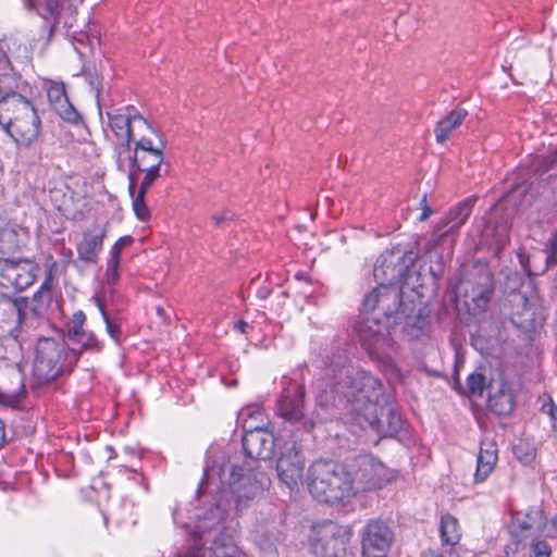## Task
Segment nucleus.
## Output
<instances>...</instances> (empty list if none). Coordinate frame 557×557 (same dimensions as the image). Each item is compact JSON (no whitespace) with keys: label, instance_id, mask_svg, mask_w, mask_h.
Instances as JSON below:
<instances>
[{"label":"nucleus","instance_id":"1","mask_svg":"<svg viewBox=\"0 0 557 557\" xmlns=\"http://www.w3.org/2000/svg\"><path fill=\"white\" fill-rule=\"evenodd\" d=\"M314 408L305 413V386L292 380L276 400L275 412L290 424L312 430L317 424L332 419L336 400L345 399L372 431L383 437H393L403 420L383 385L369 372L348 363L346 351L339 347L324 358V368L313 381Z\"/></svg>","mask_w":557,"mask_h":557},{"label":"nucleus","instance_id":"2","mask_svg":"<svg viewBox=\"0 0 557 557\" xmlns=\"http://www.w3.org/2000/svg\"><path fill=\"white\" fill-rule=\"evenodd\" d=\"M165 143L162 134L144 132L131 143L116 147V164L127 172L128 190L137 188L138 182L154 184L162 176Z\"/></svg>","mask_w":557,"mask_h":557},{"label":"nucleus","instance_id":"3","mask_svg":"<svg viewBox=\"0 0 557 557\" xmlns=\"http://www.w3.org/2000/svg\"><path fill=\"white\" fill-rule=\"evenodd\" d=\"M366 312L377 310L395 331L401 326V332L409 338H419L429 325V315L420 304L405 300L400 289L381 288L373 294H367L362 301Z\"/></svg>","mask_w":557,"mask_h":557},{"label":"nucleus","instance_id":"4","mask_svg":"<svg viewBox=\"0 0 557 557\" xmlns=\"http://www.w3.org/2000/svg\"><path fill=\"white\" fill-rule=\"evenodd\" d=\"M231 465L226 455H214L205 466V478H218L222 484H227L235 497L237 510H243L248 503L263 494L269 488L271 480L267 473L257 469Z\"/></svg>","mask_w":557,"mask_h":557},{"label":"nucleus","instance_id":"5","mask_svg":"<svg viewBox=\"0 0 557 557\" xmlns=\"http://www.w3.org/2000/svg\"><path fill=\"white\" fill-rule=\"evenodd\" d=\"M308 490L315 500L330 505L347 503L356 495L351 471L329 458L310 466Z\"/></svg>","mask_w":557,"mask_h":557},{"label":"nucleus","instance_id":"6","mask_svg":"<svg viewBox=\"0 0 557 557\" xmlns=\"http://www.w3.org/2000/svg\"><path fill=\"white\" fill-rule=\"evenodd\" d=\"M0 125L17 147L28 148L40 135L41 121L33 102L23 95L0 99Z\"/></svg>","mask_w":557,"mask_h":557},{"label":"nucleus","instance_id":"7","mask_svg":"<svg viewBox=\"0 0 557 557\" xmlns=\"http://www.w3.org/2000/svg\"><path fill=\"white\" fill-rule=\"evenodd\" d=\"M77 361L78 354L75 347L44 337L36 345L33 372L40 383H48L64 373H70Z\"/></svg>","mask_w":557,"mask_h":557},{"label":"nucleus","instance_id":"8","mask_svg":"<svg viewBox=\"0 0 557 557\" xmlns=\"http://www.w3.org/2000/svg\"><path fill=\"white\" fill-rule=\"evenodd\" d=\"M385 319V322L379 320L377 317H369L360 314L359 319L354 323L352 331L359 339L361 346L372 357H381L386 355L393 346L391 336L393 327Z\"/></svg>","mask_w":557,"mask_h":557},{"label":"nucleus","instance_id":"9","mask_svg":"<svg viewBox=\"0 0 557 557\" xmlns=\"http://www.w3.org/2000/svg\"><path fill=\"white\" fill-rule=\"evenodd\" d=\"M412 263V256H397L393 252L382 255L373 269V276L379 283V286L373 288L369 294H373L383 287L386 289H400L404 293V285H409L408 278Z\"/></svg>","mask_w":557,"mask_h":557},{"label":"nucleus","instance_id":"10","mask_svg":"<svg viewBox=\"0 0 557 557\" xmlns=\"http://www.w3.org/2000/svg\"><path fill=\"white\" fill-rule=\"evenodd\" d=\"M109 126L120 141L119 145L131 144L138 134L149 132L157 134V128L148 122L133 106H126L108 112Z\"/></svg>","mask_w":557,"mask_h":557},{"label":"nucleus","instance_id":"11","mask_svg":"<svg viewBox=\"0 0 557 557\" xmlns=\"http://www.w3.org/2000/svg\"><path fill=\"white\" fill-rule=\"evenodd\" d=\"M356 467L350 470L356 494L381 488L394 476L393 472L372 455H359L356 458Z\"/></svg>","mask_w":557,"mask_h":557},{"label":"nucleus","instance_id":"12","mask_svg":"<svg viewBox=\"0 0 557 557\" xmlns=\"http://www.w3.org/2000/svg\"><path fill=\"white\" fill-rule=\"evenodd\" d=\"M361 557H387L394 541L389 525L381 519H371L360 532Z\"/></svg>","mask_w":557,"mask_h":557},{"label":"nucleus","instance_id":"13","mask_svg":"<svg viewBox=\"0 0 557 557\" xmlns=\"http://www.w3.org/2000/svg\"><path fill=\"white\" fill-rule=\"evenodd\" d=\"M37 267L28 259L0 258V287L21 292L30 286Z\"/></svg>","mask_w":557,"mask_h":557},{"label":"nucleus","instance_id":"14","mask_svg":"<svg viewBox=\"0 0 557 557\" xmlns=\"http://www.w3.org/2000/svg\"><path fill=\"white\" fill-rule=\"evenodd\" d=\"M251 536L263 557H277V544L281 541V532L274 520L268 518L258 520Z\"/></svg>","mask_w":557,"mask_h":557},{"label":"nucleus","instance_id":"15","mask_svg":"<svg viewBox=\"0 0 557 557\" xmlns=\"http://www.w3.org/2000/svg\"><path fill=\"white\" fill-rule=\"evenodd\" d=\"M267 424H245L242 438L243 453H273L275 440L272 432L267 429Z\"/></svg>","mask_w":557,"mask_h":557},{"label":"nucleus","instance_id":"16","mask_svg":"<svg viewBox=\"0 0 557 557\" xmlns=\"http://www.w3.org/2000/svg\"><path fill=\"white\" fill-rule=\"evenodd\" d=\"M311 552L315 557H349L347 541L335 533L323 532L312 537Z\"/></svg>","mask_w":557,"mask_h":557},{"label":"nucleus","instance_id":"17","mask_svg":"<svg viewBox=\"0 0 557 557\" xmlns=\"http://www.w3.org/2000/svg\"><path fill=\"white\" fill-rule=\"evenodd\" d=\"M47 96L51 107L62 120L74 124L78 123L81 115L70 102L64 83L51 82L47 89Z\"/></svg>","mask_w":557,"mask_h":557},{"label":"nucleus","instance_id":"18","mask_svg":"<svg viewBox=\"0 0 557 557\" xmlns=\"http://www.w3.org/2000/svg\"><path fill=\"white\" fill-rule=\"evenodd\" d=\"M475 203L474 197H468L450 208L446 216L440 220L435 226V232L444 236L448 233L457 232L470 216L473 206Z\"/></svg>","mask_w":557,"mask_h":557},{"label":"nucleus","instance_id":"19","mask_svg":"<svg viewBox=\"0 0 557 557\" xmlns=\"http://www.w3.org/2000/svg\"><path fill=\"white\" fill-rule=\"evenodd\" d=\"M92 300L101 313L107 333L117 345H121L123 333L120 325V309L114 308L115 302L107 300L106 294H95Z\"/></svg>","mask_w":557,"mask_h":557},{"label":"nucleus","instance_id":"20","mask_svg":"<svg viewBox=\"0 0 557 557\" xmlns=\"http://www.w3.org/2000/svg\"><path fill=\"white\" fill-rule=\"evenodd\" d=\"M305 459L302 455H280L276 471L280 480L293 490L302 479Z\"/></svg>","mask_w":557,"mask_h":557},{"label":"nucleus","instance_id":"21","mask_svg":"<svg viewBox=\"0 0 557 557\" xmlns=\"http://www.w3.org/2000/svg\"><path fill=\"white\" fill-rule=\"evenodd\" d=\"M103 238L104 232L97 226L86 231L76 248L78 258L86 263H96L102 249Z\"/></svg>","mask_w":557,"mask_h":557},{"label":"nucleus","instance_id":"22","mask_svg":"<svg viewBox=\"0 0 557 557\" xmlns=\"http://www.w3.org/2000/svg\"><path fill=\"white\" fill-rule=\"evenodd\" d=\"M490 409L498 416H509L516 408V396L512 385L503 380L497 392L488 397Z\"/></svg>","mask_w":557,"mask_h":557},{"label":"nucleus","instance_id":"23","mask_svg":"<svg viewBox=\"0 0 557 557\" xmlns=\"http://www.w3.org/2000/svg\"><path fill=\"white\" fill-rule=\"evenodd\" d=\"M515 520L522 531H529L533 535L542 534L546 529V518L539 506L530 507L525 512H517Z\"/></svg>","mask_w":557,"mask_h":557},{"label":"nucleus","instance_id":"24","mask_svg":"<svg viewBox=\"0 0 557 557\" xmlns=\"http://www.w3.org/2000/svg\"><path fill=\"white\" fill-rule=\"evenodd\" d=\"M22 77L13 71L7 58L0 59V99L11 95H22Z\"/></svg>","mask_w":557,"mask_h":557},{"label":"nucleus","instance_id":"25","mask_svg":"<svg viewBox=\"0 0 557 557\" xmlns=\"http://www.w3.org/2000/svg\"><path fill=\"white\" fill-rule=\"evenodd\" d=\"M67 338L73 345L78 346V358L83 352L100 354L104 348L103 342L90 331H67Z\"/></svg>","mask_w":557,"mask_h":557},{"label":"nucleus","instance_id":"26","mask_svg":"<svg viewBox=\"0 0 557 557\" xmlns=\"http://www.w3.org/2000/svg\"><path fill=\"white\" fill-rule=\"evenodd\" d=\"M468 115V111L463 108H456L450 111L444 119L437 122L434 134L438 144H445L454 129L459 127Z\"/></svg>","mask_w":557,"mask_h":557},{"label":"nucleus","instance_id":"27","mask_svg":"<svg viewBox=\"0 0 557 557\" xmlns=\"http://www.w3.org/2000/svg\"><path fill=\"white\" fill-rule=\"evenodd\" d=\"M26 244V233L9 224L0 227V252L13 253L18 251Z\"/></svg>","mask_w":557,"mask_h":557},{"label":"nucleus","instance_id":"28","mask_svg":"<svg viewBox=\"0 0 557 557\" xmlns=\"http://www.w3.org/2000/svg\"><path fill=\"white\" fill-rule=\"evenodd\" d=\"M440 536L443 545L455 546L461 539L458 521L450 515H445L440 523Z\"/></svg>","mask_w":557,"mask_h":557},{"label":"nucleus","instance_id":"29","mask_svg":"<svg viewBox=\"0 0 557 557\" xmlns=\"http://www.w3.org/2000/svg\"><path fill=\"white\" fill-rule=\"evenodd\" d=\"M120 280V261L116 259L109 258L107 261V269L104 273V281L108 285V289L103 290L101 294L107 295V300L110 302H115L119 297L115 285Z\"/></svg>","mask_w":557,"mask_h":557},{"label":"nucleus","instance_id":"30","mask_svg":"<svg viewBox=\"0 0 557 557\" xmlns=\"http://www.w3.org/2000/svg\"><path fill=\"white\" fill-rule=\"evenodd\" d=\"M137 185H138L137 190H136V188L134 189L133 193L129 190V194L132 195V198H133V209H134L136 216L139 220L147 221L150 218V211L146 205L145 196H146L148 189L153 184H146V182L140 181V182H138Z\"/></svg>","mask_w":557,"mask_h":557},{"label":"nucleus","instance_id":"31","mask_svg":"<svg viewBox=\"0 0 557 557\" xmlns=\"http://www.w3.org/2000/svg\"><path fill=\"white\" fill-rule=\"evenodd\" d=\"M498 455H476L475 482H483L492 473Z\"/></svg>","mask_w":557,"mask_h":557},{"label":"nucleus","instance_id":"32","mask_svg":"<svg viewBox=\"0 0 557 557\" xmlns=\"http://www.w3.org/2000/svg\"><path fill=\"white\" fill-rule=\"evenodd\" d=\"M238 420L242 421L243 428L245 424L255 423L262 424L264 421L263 408L259 405H249L240 409L238 413Z\"/></svg>","mask_w":557,"mask_h":557},{"label":"nucleus","instance_id":"33","mask_svg":"<svg viewBox=\"0 0 557 557\" xmlns=\"http://www.w3.org/2000/svg\"><path fill=\"white\" fill-rule=\"evenodd\" d=\"M61 0H34V5L39 15L45 20L58 21Z\"/></svg>","mask_w":557,"mask_h":557},{"label":"nucleus","instance_id":"34","mask_svg":"<svg viewBox=\"0 0 557 557\" xmlns=\"http://www.w3.org/2000/svg\"><path fill=\"white\" fill-rule=\"evenodd\" d=\"M487 386L486 376L483 373L474 372L467 377V391L465 395L482 396Z\"/></svg>","mask_w":557,"mask_h":557},{"label":"nucleus","instance_id":"35","mask_svg":"<svg viewBox=\"0 0 557 557\" xmlns=\"http://www.w3.org/2000/svg\"><path fill=\"white\" fill-rule=\"evenodd\" d=\"M26 391L25 385L21 381L18 389L13 392H2L0 391V404L4 406H9L12 408H17L22 401V399L25 397Z\"/></svg>","mask_w":557,"mask_h":557},{"label":"nucleus","instance_id":"36","mask_svg":"<svg viewBox=\"0 0 557 557\" xmlns=\"http://www.w3.org/2000/svg\"><path fill=\"white\" fill-rule=\"evenodd\" d=\"M540 410L541 412L549 416L553 431L557 438V406L555 405L554 400L549 396H545Z\"/></svg>","mask_w":557,"mask_h":557},{"label":"nucleus","instance_id":"37","mask_svg":"<svg viewBox=\"0 0 557 557\" xmlns=\"http://www.w3.org/2000/svg\"><path fill=\"white\" fill-rule=\"evenodd\" d=\"M51 276H48L41 284L40 288L34 294V300L44 305H48L51 299Z\"/></svg>","mask_w":557,"mask_h":557},{"label":"nucleus","instance_id":"38","mask_svg":"<svg viewBox=\"0 0 557 557\" xmlns=\"http://www.w3.org/2000/svg\"><path fill=\"white\" fill-rule=\"evenodd\" d=\"M132 244H133V237H131V236H123V237L119 238L111 248L110 258L116 259L120 261L122 250L129 247Z\"/></svg>","mask_w":557,"mask_h":557},{"label":"nucleus","instance_id":"39","mask_svg":"<svg viewBox=\"0 0 557 557\" xmlns=\"http://www.w3.org/2000/svg\"><path fill=\"white\" fill-rule=\"evenodd\" d=\"M550 556V547L544 541H535L531 545V554L530 557H549Z\"/></svg>","mask_w":557,"mask_h":557},{"label":"nucleus","instance_id":"40","mask_svg":"<svg viewBox=\"0 0 557 557\" xmlns=\"http://www.w3.org/2000/svg\"><path fill=\"white\" fill-rule=\"evenodd\" d=\"M85 321L86 314L83 311L75 312L67 331H84Z\"/></svg>","mask_w":557,"mask_h":557},{"label":"nucleus","instance_id":"41","mask_svg":"<svg viewBox=\"0 0 557 557\" xmlns=\"http://www.w3.org/2000/svg\"><path fill=\"white\" fill-rule=\"evenodd\" d=\"M547 247L549 249L545 257L546 268L553 267L557 263V248L553 245V240L548 239Z\"/></svg>","mask_w":557,"mask_h":557},{"label":"nucleus","instance_id":"42","mask_svg":"<svg viewBox=\"0 0 557 557\" xmlns=\"http://www.w3.org/2000/svg\"><path fill=\"white\" fill-rule=\"evenodd\" d=\"M472 300L475 304L476 308L483 309L486 307V305L490 300V292L480 290L479 294L472 298Z\"/></svg>","mask_w":557,"mask_h":557},{"label":"nucleus","instance_id":"43","mask_svg":"<svg viewBox=\"0 0 557 557\" xmlns=\"http://www.w3.org/2000/svg\"><path fill=\"white\" fill-rule=\"evenodd\" d=\"M211 518H208V517H205L203 521H200L197 525H196V531H195V534L197 536H199V540L201 541L202 540V536L203 534L211 528V525L209 523H207L208 520H210Z\"/></svg>","mask_w":557,"mask_h":557},{"label":"nucleus","instance_id":"44","mask_svg":"<svg viewBox=\"0 0 557 557\" xmlns=\"http://www.w3.org/2000/svg\"><path fill=\"white\" fill-rule=\"evenodd\" d=\"M557 161V149L554 151V153L549 157L543 158L542 160V169L543 171H548L554 162Z\"/></svg>","mask_w":557,"mask_h":557},{"label":"nucleus","instance_id":"45","mask_svg":"<svg viewBox=\"0 0 557 557\" xmlns=\"http://www.w3.org/2000/svg\"><path fill=\"white\" fill-rule=\"evenodd\" d=\"M421 206H422V213H421L419 220L420 221H425L432 214V210H431V208L426 203V195H424L422 197Z\"/></svg>","mask_w":557,"mask_h":557},{"label":"nucleus","instance_id":"46","mask_svg":"<svg viewBox=\"0 0 557 557\" xmlns=\"http://www.w3.org/2000/svg\"><path fill=\"white\" fill-rule=\"evenodd\" d=\"M231 218V214L225 212L222 214H213L211 220L216 226H220L224 221L230 220Z\"/></svg>","mask_w":557,"mask_h":557},{"label":"nucleus","instance_id":"47","mask_svg":"<svg viewBox=\"0 0 557 557\" xmlns=\"http://www.w3.org/2000/svg\"><path fill=\"white\" fill-rule=\"evenodd\" d=\"M224 510L221 508V505H216L215 509H212L210 511V515L212 516V519L216 522L223 519Z\"/></svg>","mask_w":557,"mask_h":557},{"label":"nucleus","instance_id":"48","mask_svg":"<svg viewBox=\"0 0 557 557\" xmlns=\"http://www.w3.org/2000/svg\"><path fill=\"white\" fill-rule=\"evenodd\" d=\"M250 327H251V326H250L247 322H245V321H243V320H239V321H237V322L234 324V329H235V330H237V331H239V332H240V333H243V334H246V333L248 332V329H250Z\"/></svg>","mask_w":557,"mask_h":557},{"label":"nucleus","instance_id":"49","mask_svg":"<svg viewBox=\"0 0 557 557\" xmlns=\"http://www.w3.org/2000/svg\"><path fill=\"white\" fill-rule=\"evenodd\" d=\"M421 557H444V556L436 549L428 548L421 553Z\"/></svg>","mask_w":557,"mask_h":557},{"label":"nucleus","instance_id":"50","mask_svg":"<svg viewBox=\"0 0 557 557\" xmlns=\"http://www.w3.org/2000/svg\"><path fill=\"white\" fill-rule=\"evenodd\" d=\"M518 550V545H507L505 548V555L503 557H515Z\"/></svg>","mask_w":557,"mask_h":557},{"label":"nucleus","instance_id":"51","mask_svg":"<svg viewBox=\"0 0 557 557\" xmlns=\"http://www.w3.org/2000/svg\"><path fill=\"white\" fill-rule=\"evenodd\" d=\"M533 457L534 455H529V454H525V455H518V459L520 462L522 463H529L533 460Z\"/></svg>","mask_w":557,"mask_h":557},{"label":"nucleus","instance_id":"52","mask_svg":"<svg viewBox=\"0 0 557 557\" xmlns=\"http://www.w3.org/2000/svg\"><path fill=\"white\" fill-rule=\"evenodd\" d=\"M552 527L557 532V515L552 519Z\"/></svg>","mask_w":557,"mask_h":557},{"label":"nucleus","instance_id":"53","mask_svg":"<svg viewBox=\"0 0 557 557\" xmlns=\"http://www.w3.org/2000/svg\"><path fill=\"white\" fill-rule=\"evenodd\" d=\"M520 262H521L522 267L524 268V270H525V271H528V272H530V270H529V269L527 268V265L524 264V261H523V259H522V258L520 259Z\"/></svg>","mask_w":557,"mask_h":557},{"label":"nucleus","instance_id":"54","mask_svg":"<svg viewBox=\"0 0 557 557\" xmlns=\"http://www.w3.org/2000/svg\"><path fill=\"white\" fill-rule=\"evenodd\" d=\"M157 312H158V314H160V315H161V314H162V312H163V309H162V308H160V307H158V308H157Z\"/></svg>","mask_w":557,"mask_h":557},{"label":"nucleus","instance_id":"55","mask_svg":"<svg viewBox=\"0 0 557 557\" xmlns=\"http://www.w3.org/2000/svg\"><path fill=\"white\" fill-rule=\"evenodd\" d=\"M215 450H216V449L214 448V446H210V448L208 449V453H209V451H213V453H215Z\"/></svg>","mask_w":557,"mask_h":557},{"label":"nucleus","instance_id":"56","mask_svg":"<svg viewBox=\"0 0 557 557\" xmlns=\"http://www.w3.org/2000/svg\"><path fill=\"white\" fill-rule=\"evenodd\" d=\"M176 516H177V512L175 511V512L173 513V517H174V521H175V522H177V517H176Z\"/></svg>","mask_w":557,"mask_h":557},{"label":"nucleus","instance_id":"57","mask_svg":"<svg viewBox=\"0 0 557 557\" xmlns=\"http://www.w3.org/2000/svg\"><path fill=\"white\" fill-rule=\"evenodd\" d=\"M246 456L249 458V460H250V461H253V459H252V455H251V454H248V455H246Z\"/></svg>","mask_w":557,"mask_h":557},{"label":"nucleus","instance_id":"58","mask_svg":"<svg viewBox=\"0 0 557 557\" xmlns=\"http://www.w3.org/2000/svg\"><path fill=\"white\" fill-rule=\"evenodd\" d=\"M259 294H262V298H265V292L259 290Z\"/></svg>","mask_w":557,"mask_h":557},{"label":"nucleus","instance_id":"59","mask_svg":"<svg viewBox=\"0 0 557 557\" xmlns=\"http://www.w3.org/2000/svg\"><path fill=\"white\" fill-rule=\"evenodd\" d=\"M259 294H262V298H265V292L259 290Z\"/></svg>","mask_w":557,"mask_h":557},{"label":"nucleus","instance_id":"60","mask_svg":"<svg viewBox=\"0 0 557 557\" xmlns=\"http://www.w3.org/2000/svg\"><path fill=\"white\" fill-rule=\"evenodd\" d=\"M259 294H262V298H265V292L259 290Z\"/></svg>","mask_w":557,"mask_h":557},{"label":"nucleus","instance_id":"61","mask_svg":"<svg viewBox=\"0 0 557 557\" xmlns=\"http://www.w3.org/2000/svg\"><path fill=\"white\" fill-rule=\"evenodd\" d=\"M72 255V250H69V252H65V256Z\"/></svg>","mask_w":557,"mask_h":557},{"label":"nucleus","instance_id":"62","mask_svg":"<svg viewBox=\"0 0 557 557\" xmlns=\"http://www.w3.org/2000/svg\"><path fill=\"white\" fill-rule=\"evenodd\" d=\"M72 255V250H69V252H65V256Z\"/></svg>","mask_w":557,"mask_h":557}]
</instances>
